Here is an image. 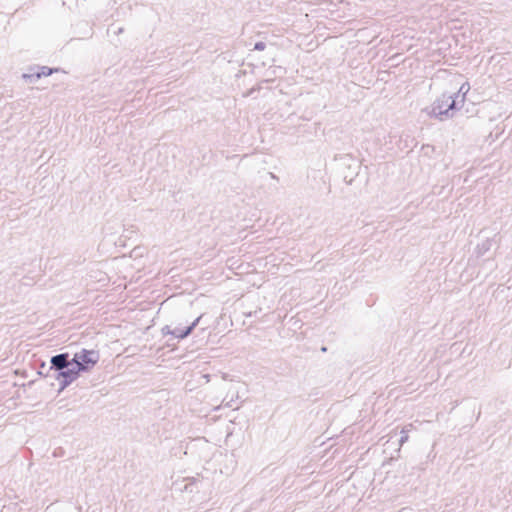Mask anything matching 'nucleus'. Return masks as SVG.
Wrapping results in <instances>:
<instances>
[{"instance_id":"f257e3e1","label":"nucleus","mask_w":512,"mask_h":512,"mask_svg":"<svg viewBox=\"0 0 512 512\" xmlns=\"http://www.w3.org/2000/svg\"><path fill=\"white\" fill-rule=\"evenodd\" d=\"M458 98L459 96L443 94L433 103L431 114L440 120L451 117L450 111L460 108Z\"/></svg>"},{"instance_id":"f03ea898","label":"nucleus","mask_w":512,"mask_h":512,"mask_svg":"<svg viewBox=\"0 0 512 512\" xmlns=\"http://www.w3.org/2000/svg\"><path fill=\"white\" fill-rule=\"evenodd\" d=\"M100 355L96 350L82 349L80 352L75 353L71 362L77 367L80 372H88L99 361Z\"/></svg>"},{"instance_id":"7ed1b4c3","label":"nucleus","mask_w":512,"mask_h":512,"mask_svg":"<svg viewBox=\"0 0 512 512\" xmlns=\"http://www.w3.org/2000/svg\"><path fill=\"white\" fill-rule=\"evenodd\" d=\"M80 373L81 372L78 371L77 367L72 365L61 372H57V375L51 376L59 381V392H61L65 388H67L73 381H75L80 376Z\"/></svg>"},{"instance_id":"20e7f679","label":"nucleus","mask_w":512,"mask_h":512,"mask_svg":"<svg viewBox=\"0 0 512 512\" xmlns=\"http://www.w3.org/2000/svg\"><path fill=\"white\" fill-rule=\"evenodd\" d=\"M50 364V371L53 372V375H57V372L72 366L73 362H71L68 353H60L51 357Z\"/></svg>"},{"instance_id":"39448f33","label":"nucleus","mask_w":512,"mask_h":512,"mask_svg":"<svg viewBox=\"0 0 512 512\" xmlns=\"http://www.w3.org/2000/svg\"><path fill=\"white\" fill-rule=\"evenodd\" d=\"M58 69H52L46 66L37 68L36 72L33 73H24L23 78L28 81L29 83H34L38 79H40L42 76H49L53 72H57Z\"/></svg>"},{"instance_id":"423d86ee","label":"nucleus","mask_w":512,"mask_h":512,"mask_svg":"<svg viewBox=\"0 0 512 512\" xmlns=\"http://www.w3.org/2000/svg\"><path fill=\"white\" fill-rule=\"evenodd\" d=\"M198 323L199 322H191V324L189 326H186L185 328L176 327L173 330H170L169 326H166L165 328H163V330H166V333L173 335L175 338L184 339L188 335H190V333L194 330Z\"/></svg>"},{"instance_id":"0eeeda50","label":"nucleus","mask_w":512,"mask_h":512,"mask_svg":"<svg viewBox=\"0 0 512 512\" xmlns=\"http://www.w3.org/2000/svg\"><path fill=\"white\" fill-rule=\"evenodd\" d=\"M469 90H470V85L468 82H465L460 86L458 92L453 95V97L459 96V98H458L459 107L463 106L466 94L468 93Z\"/></svg>"},{"instance_id":"6e6552de","label":"nucleus","mask_w":512,"mask_h":512,"mask_svg":"<svg viewBox=\"0 0 512 512\" xmlns=\"http://www.w3.org/2000/svg\"><path fill=\"white\" fill-rule=\"evenodd\" d=\"M493 245V239H486L481 244L477 246V254L479 256L484 255L487 251L491 249Z\"/></svg>"},{"instance_id":"1a4fd4ad","label":"nucleus","mask_w":512,"mask_h":512,"mask_svg":"<svg viewBox=\"0 0 512 512\" xmlns=\"http://www.w3.org/2000/svg\"><path fill=\"white\" fill-rule=\"evenodd\" d=\"M409 428L408 426H405L401 431H400V439H399V444L400 446H402L404 443H406L408 441V433H409Z\"/></svg>"},{"instance_id":"9d476101","label":"nucleus","mask_w":512,"mask_h":512,"mask_svg":"<svg viewBox=\"0 0 512 512\" xmlns=\"http://www.w3.org/2000/svg\"><path fill=\"white\" fill-rule=\"evenodd\" d=\"M266 48V44L262 41L255 43L254 50L263 51Z\"/></svg>"},{"instance_id":"9b49d317","label":"nucleus","mask_w":512,"mask_h":512,"mask_svg":"<svg viewBox=\"0 0 512 512\" xmlns=\"http://www.w3.org/2000/svg\"><path fill=\"white\" fill-rule=\"evenodd\" d=\"M62 454H63V451H62V449H61V448L55 449V450H54V452H53V455H54L55 457H59V456H61Z\"/></svg>"},{"instance_id":"f8f14e48","label":"nucleus","mask_w":512,"mask_h":512,"mask_svg":"<svg viewBox=\"0 0 512 512\" xmlns=\"http://www.w3.org/2000/svg\"><path fill=\"white\" fill-rule=\"evenodd\" d=\"M320 350H321V352H327V347L326 346H322Z\"/></svg>"},{"instance_id":"ddd939ff","label":"nucleus","mask_w":512,"mask_h":512,"mask_svg":"<svg viewBox=\"0 0 512 512\" xmlns=\"http://www.w3.org/2000/svg\"><path fill=\"white\" fill-rule=\"evenodd\" d=\"M201 319H202V316H199L195 320L200 321Z\"/></svg>"}]
</instances>
